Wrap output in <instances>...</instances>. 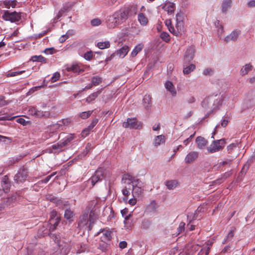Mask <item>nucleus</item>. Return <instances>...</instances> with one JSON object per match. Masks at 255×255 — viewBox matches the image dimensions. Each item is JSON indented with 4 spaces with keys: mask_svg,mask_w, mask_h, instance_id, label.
<instances>
[{
    "mask_svg": "<svg viewBox=\"0 0 255 255\" xmlns=\"http://www.w3.org/2000/svg\"><path fill=\"white\" fill-rule=\"evenodd\" d=\"M129 12V10L128 7H125L116 11L112 15L108 17L106 21L107 26L110 29L117 27L128 18Z\"/></svg>",
    "mask_w": 255,
    "mask_h": 255,
    "instance_id": "nucleus-1",
    "label": "nucleus"
},
{
    "mask_svg": "<svg viewBox=\"0 0 255 255\" xmlns=\"http://www.w3.org/2000/svg\"><path fill=\"white\" fill-rule=\"evenodd\" d=\"M221 104V101L216 96L209 97L202 102V106L205 110H209V113H213Z\"/></svg>",
    "mask_w": 255,
    "mask_h": 255,
    "instance_id": "nucleus-2",
    "label": "nucleus"
},
{
    "mask_svg": "<svg viewBox=\"0 0 255 255\" xmlns=\"http://www.w3.org/2000/svg\"><path fill=\"white\" fill-rule=\"evenodd\" d=\"M104 177V171L102 168L98 169L94 174L84 184L88 186L89 185V188L93 187L97 182L101 181Z\"/></svg>",
    "mask_w": 255,
    "mask_h": 255,
    "instance_id": "nucleus-3",
    "label": "nucleus"
},
{
    "mask_svg": "<svg viewBox=\"0 0 255 255\" xmlns=\"http://www.w3.org/2000/svg\"><path fill=\"white\" fill-rule=\"evenodd\" d=\"M28 112L30 115L37 118H49L51 117V114L49 111L39 110L35 107H31L29 108Z\"/></svg>",
    "mask_w": 255,
    "mask_h": 255,
    "instance_id": "nucleus-4",
    "label": "nucleus"
},
{
    "mask_svg": "<svg viewBox=\"0 0 255 255\" xmlns=\"http://www.w3.org/2000/svg\"><path fill=\"white\" fill-rule=\"evenodd\" d=\"M3 17L5 20L13 22L18 21L21 18V15L20 13L15 11L11 12L6 11L3 14Z\"/></svg>",
    "mask_w": 255,
    "mask_h": 255,
    "instance_id": "nucleus-5",
    "label": "nucleus"
},
{
    "mask_svg": "<svg viewBox=\"0 0 255 255\" xmlns=\"http://www.w3.org/2000/svg\"><path fill=\"white\" fill-rule=\"evenodd\" d=\"M27 175V169L20 168L14 176V181L17 183L23 182L26 180Z\"/></svg>",
    "mask_w": 255,
    "mask_h": 255,
    "instance_id": "nucleus-6",
    "label": "nucleus"
},
{
    "mask_svg": "<svg viewBox=\"0 0 255 255\" xmlns=\"http://www.w3.org/2000/svg\"><path fill=\"white\" fill-rule=\"evenodd\" d=\"M89 213V210H88L80 216L78 223V226L80 228H89V225H90Z\"/></svg>",
    "mask_w": 255,
    "mask_h": 255,
    "instance_id": "nucleus-7",
    "label": "nucleus"
},
{
    "mask_svg": "<svg viewBox=\"0 0 255 255\" xmlns=\"http://www.w3.org/2000/svg\"><path fill=\"white\" fill-rule=\"evenodd\" d=\"M241 33V31L240 29H234L229 35L225 37L224 40L226 43L230 41H236L238 39Z\"/></svg>",
    "mask_w": 255,
    "mask_h": 255,
    "instance_id": "nucleus-8",
    "label": "nucleus"
},
{
    "mask_svg": "<svg viewBox=\"0 0 255 255\" xmlns=\"http://www.w3.org/2000/svg\"><path fill=\"white\" fill-rule=\"evenodd\" d=\"M139 124L135 118H128L126 122L123 123V126L125 128H138Z\"/></svg>",
    "mask_w": 255,
    "mask_h": 255,
    "instance_id": "nucleus-9",
    "label": "nucleus"
},
{
    "mask_svg": "<svg viewBox=\"0 0 255 255\" xmlns=\"http://www.w3.org/2000/svg\"><path fill=\"white\" fill-rule=\"evenodd\" d=\"M195 49L193 46L189 47L186 50L184 55V60L188 63L193 60L194 57Z\"/></svg>",
    "mask_w": 255,
    "mask_h": 255,
    "instance_id": "nucleus-10",
    "label": "nucleus"
},
{
    "mask_svg": "<svg viewBox=\"0 0 255 255\" xmlns=\"http://www.w3.org/2000/svg\"><path fill=\"white\" fill-rule=\"evenodd\" d=\"M199 156V152L193 151L189 152L185 157V162L186 164H190L193 163L197 160Z\"/></svg>",
    "mask_w": 255,
    "mask_h": 255,
    "instance_id": "nucleus-11",
    "label": "nucleus"
},
{
    "mask_svg": "<svg viewBox=\"0 0 255 255\" xmlns=\"http://www.w3.org/2000/svg\"><path fill=\"white\" fill-rule=\"evenodd\" d=\"M138 180L130 174L127 173L123 175L122 182L124 184L132 185L135 183H138Z\"/></svg>",
    "mask_w": 255,
    "mask_h": 255,
    "instance_id": "nucleus-12",
    "label": "nucleus"
},
{
    "mask_svg": "<svg viewBox=\"0 0 255 255\" xmlns=\"http://www.w3.org/2000/svg\"><path fill=\"white\" fill-rule=\"evenodd\" d=\"M184 18V15L182 12H178L176 14V27L178 30H182L183 29L184 24L183 20Z\"/></svg>",
    "mask_w": 255,
    "mask_h": 255,
    "instance_id": "nucleus-13",
    "label": "nucleus"
},
{
    "mask_svg": "<svg viewBox=\"0 0 255 255\" xmlns=\"http://www.w3.org/2000/svg\"><path fill=\"white\" fill-rule=\"evenodd\" d=\"M159 205L157 202L155 200H152L146 206L145 212L148 213H155Z\"/></svg>",
    "mask_w": 255,
    "mask_h": 255,
    "instance_id": "nucleus-14",
    "label": "nucleus"
},
{
    "mask_svg": "<svg viewBox=\"0 0 255 255\" xmlns=\"http://www.w3.org/2000/svg\"><path fill=\"white\" fill-rule=\"evenodd\" d=\"M98 213L95 210H91L89 214V219L90 220V225H89V230H91L93 225L98 219Z\"/></svg>",
    "mask_w": 255,
    "mask_h": 255,
    "instance_id": "nucleus-15",
    "label": "nucleus"
},
{
    "mask_svg": "<svg viewBox=\"0 0 255 255\" xmlns=\"http://www.w3.org/2000/svg\"><path fill=\"white\" fill-rule=\"evenodd\" d=\"M132 194L133 197H139L142 193V190L139 184V181L138 183H135L132 185Z\"/></svg>",
    "mask_w": 255,
    "mask_h": 255,
    "instance_id": "nucleus-16",
    "label": "nucleus"
},
{
    "mask_svg": "<svg viewBox=\"0 0 255 255\" xmlns=\"http://www.w3.org/2000/svg\"><path fill=\"white\" fill-rule=\"evenodd\" d=\"M197 147L202 150L204 149L208 144V141L202 136H198L196 139Z\"/></svg>",
    "mask_w": 255,
    "mask_h": 255,
    "instance_id": "nucleus-17",
    "label": "nucleus"
},
{
    "mask_svg": "<svg viewBox=\"0 0 255 255\" xmlns=\"http://www.w3.org/2000/svg\"><path fill=\"white\" fill-rule=\"evenodd\" d=\"M253 69V66L251 63H248L244 65L240 70V74L242 76H245Z\"/></svg>",
    "mask_w": 255,
    "mask_h": 255,
    "instance_id": "nucleus-18",
    "label": "nucleus"
},
{
    "mask_svg": "<svg viewBox=\"0 0 255 255\" xmlns=\"http://www.w3.org/2000/svg\"><path fill=\"white\" fill-rule=\"evenodd\" d=\"M163 9L166 11L169 14H172L175 9V4L171 2H166L163 6Z\"/></svg>",
    "mask_w": 255,
    "mask_h": 255,
    "instance_id": "nucleus-19",
    "label": "nucleus"
},
{
    "mask_svg": "<svg viewBox=\"0 0 255 255\" xmlns=\"http://www.w3.org/2000/svg\"><path fill=\"white\" fill-rule=\"evenodd\" d=\"M165 87L166 90L169 91L173 97L176 95V90L173 83L170 81H167L165 83Z\"/></svg>",
    "mask_w": 255,
    "mask_h": 255,
    "instance_id": "nucleus-20",
    "label": "nucleus"
},
{
    "mask_svg": "<svg viewBox=\"0 0 255 255\" xmlns=\"http://www.w3.org/2000/svg\"><path fill=\"white\" fill-rule=\"evenodd\" d=\"M231 0H223L221 7L222 12L226 14L228 10L231 7Z\"/></svg>",
    "mask_w": 255,
    "mask_h": 255,
    "instance_id": "nucleus-21",
    "label": "nucleus"
},
{
    "mask_svg": "<svg viewBox=\"0 0 255 255\" xmlns=\"http://www.w3.org/2000/svg\"><path fill=\"white\" fill-rule=\"evenodd\" d=\"M129 49L128 46L124 45L123 47L116 52V54L119 57L123 58L128 54Z\"/></svg>",
    "mask_w": 255,
    "mask_h": 255,
    "instance_id": "nucleus-22",
    "label": "nucleus"
},
{
    "mask_svg": "<svg viewBox=\"0 0 255 255\" xmlns=\"http://www.w3.org/2000/svg\"><path fill=\"white\" fill-rule=\"evenodd\" d=\"M167 189L172 190L175 188L178 185V182L176 180H170L166 181L165 183Z\"/></svg>",
    "mask_w": 255,
    "mask_h": 255,
    "instance_id": "nucleus-23",
    "label": "nucleus"
},
{
    "mask_svg": "<svg viewBox=\"0 0 255 255\" xmlns=\"http://www.w3.org/2000/svg\"><path fill=\"white\" fill-rule=\"evenodd\" d=\"M165 136L161 134L156 136L154 139V145L155 146H157L165 142Z\"/></svg>",
    "mask_w": 255,
    "mask_h": 255,
    "instance_id": "nucleus-24",
    "label": "nucleus"
},
{
    "mask_svg": "<svg viewBox=\"0 0 255 255\" xmlns=\"http://www.w3.org/2000/svg\"><path fill=\"white\" fill-rule=\"evenodd\" d=\"M102 89L90 95L86 99V102L90 103L95 100L101 93Z\"/></svg>",
    "mask_w": 255,
    "mask_h": 255,
    "instance_id": "nucleus-25",
    "label": "nucleus"
},
{
    "mask_svg": "<svg viewBox=\"0 0 255 255\" xmlns=\"http://www.w3.org/2000/svg\"><path fill=\"white\" fill-rule=\"evenodd\" d=\"M213 143L215 145V148H218V151L222 149L226 144L225 140L223 139L214 140Z\"/></svg>",
    "mask_w": 255,
    "mask_h": 255,
    "instance_id": "nucleus-26",
    "label": "nucleus"
},
{
    "mask_svg": "<svg viewBox=\"0 0 255 255\" xmlns=\"http://www.w3.org/2000/svg\"><path fill=\"white\" fill-rule=\"evenodd\" d=\"M143 48V44L139 43L136 45L131 52V56L134 57Z\"/></svg>",
    "mask_w": 255,
    "mask_h": 255,
    "instance_id": "nucleus-27",
    "label": "nucleus"
},
{
    "mask_svg": "<svg viewBox=\"0 0 255 255\" xmlns=\"http://www.w3.org/2000/svg\"><path fill=\"white\" fill-rule=\"evenodd\" d=\"M138 20L142 25H146L148 23V19L143 13L138 14Z\"/></svg>",
    "mask_w": 255,
    "mask_h": 255,
    "instance_id": "nucleus-28",
    "label": "nucleus"
},
{
    "mask_svg": "<svg viewBox=\"0 0 255 255\" xmlns=\"http://www.w3.org/2000/svg\"><path fill=\"white\" fill-rule=\"evenodd\" d=\"M235 230V228L233 227L232 230L227 235V237L225 238L224 241L223 242V244H225L228 242L231 241V240L232 239L234 236Z\"/></svg>",
    "mask_w": 255,
    "mask_h": 255,
    "instance_id": "nucleus-29",
    "label": "nucleus"
},
{
    "mask_svg": "<svg viewBox=\"0 0 255 255\" xmlns=\"http://www.w3.org/2000/svg\"><path fill=\"white\" fill-rule=\"evenodd\" d=\"M74 138V135L72 134H70L67 135L63 139H62L61 142H62L63 145H64V146H65L71 140H72Z\"/></svg>",
    "mask_w": 255,
    "mask_h": 255,
    "instance_id": "nucleus-30",
    "label": "nucleus"
},
{
    "mask_svg": "<svg viewBox=\"0 0 255 255\" xmlns=\"http://www.w3.org/2000/svg\"><path fill=\"white\" fill-rule=\"evenodd\" d=\"M98 47L101 49L108 48L110 46V43L109 41L99 42L97 44Z\"/></svg>",
    "mask_w": 255,
    "mask_h": 255,
    "instance_id": "nucleus-31",
    "label": "nucleus"
},
{
    "mask_svg": "<svg viewBox=\"0 0 255 255\" xmlns=\"http://www.w3.org/2000/svg\"><path fill=\"white\" fill-rule=\"evenodd\" d=\"M131 216V214H129L128 216L125 217L124 224L125 228L127 229H130L131 228V221H129V219Z\"/></svg>",
    "mask_w": 255,
    "mask_h": 255,
    "instance_id": "nucleus-32",
    "label": "nucleus"
},
{
    "mask_svg": "<svg viewBox=\"0 0 255 255\" xmlns=\"http://www.w3.org/2000/svg\"><path fill=\"white\" fill-rule=\"evenodd\" d=\"M111 232L108 231H104L103 233V236L101 237L102 241L104 242H106L107 241H109L110 240V239L111 238Z\"/></svg>",
    "mask_w": 255,
    "mask_h": 255,
    "instance_id": "nucleus-33",
    "label": "nucleus"
},
{
    "mask_svg": "<svg viewBox=\"0 0 255 255\" xmlns=\"http://www.w3.org/2000/svg\"><path fill=\"white\" fill-rule=\"evenodd\" d=\"M58 129H63L58 122L56 124L51 125L49 127V131L50 132H54Z\"/></svg>",
    "mask_w": 255,
    "mask_h": 255,
    "instance_id": "nucleus-34",
    "label": "nucleus"
},
{
    "mask_svg": "<svg viewBox=\"0 0 255 255\" xmlns=\"http://www.w3.org/2000/svg\"><path fill=\"white\" fill-rule=\"evenodd\" d=\"M67 69L68 71H72L74 73H80L81 72V70L80 69L79 66L77 65H72L67 68Z\"/></svg>",
    "mask_w": 255,
    "mask_h": 255,
    "instance_id": "nucleus-35",
    "label": "nucleus"
},
{
    "mask_svg": "<svg viewBox=\"0 0 255 255\" xmlns=\"http://www.w3.org/2000/svg\"><path fill=\"white\" fill-rule=\"evenodd\" d=\"M102 82V78L99 76H94L91 79V83L94 86L99 85Z\"/></svg>",
    "mask_w": 255,
    "mask_h": 255,
    "instance_id": "nucleus-36",
    "label": "nucleus"
},
{
    "mask_svg": "<svg viewBox=\"0 0 255 255\" xmlns=\"http://www.w3.org/2000/svg\"><path fill=\"white\" fill-rule=\"evenodd\" d=\"M47 198L50 201L55 203L57 204V206H60L61 205L63 204L64 202L61 199H57V198H55L54 197H52L51 196H49ZM64 205H65V204H64Z\"/></svg>",
    "mask_w": 255,
    "mask_h": 255,
    "instance_id": "nucleus-37",
    "label": "nucleus"
},
{
    "mask_svg": "<svg viewBox=\"0 0 255 255\" xmlns=\"http://www.w3.org/2000/svg\"><path fill=\"white\" fill-rule=\"evenodd\" d=\"M151 102V98L149 95H145L143 99L144 106L146 108L149 107Z\"/></svg>",
    "mask_w": 255,
    "mask_h": 255,
    "instance_id": "nucleus-38",
    "label": "nucleus"
},
{
    "mask_svg": "<svg viewBox=\"0 0 255 255\" xmlns=\"http://www.w3.org/2000/svg\"><path fill=\"white\" fill-rule=\"evenodd\" d=\"M211 246L212 243L211 242H207L205 243V245L203 247V253L204 255H209Z\"/></svg>",
    "mask_w": 255,
    "mask_h": 255,
    "instance_id": "nucleus-39",
    "label": "nucleus"
},
{
    "mask_svg": "<svg viewBox=\"0 0 255 255\" xmlns=\"http://www.w3.org/2000/svg\"><path fill=\"white\" fill-rule=\"evenodd\" d=\"M195 68V66L194 64H190L188 66H187L186 67L184 68L183 69V73L184 74H188L190 73H191L192 71H193Z\"/></svg>",
    "mask_w": 255,
    "mask_h": 255,
    "instance_id": "nucleus-40",
    "label": "nucleus"
},
{
    "mask_svg": "<svg viewBox=\"0 0 255 255\" xmlns=\"http://www.w3.org/2000/svg\"><path fill=\"white\" fill-rule=\"evenodd\" d=\"M215 25L217 26V25H219L218 28V35L220 38H221L222 35L224 33V28L223 26L222 25H220V22L219 20H217L216 23Z\"/></svg>",
    "mask_w": 255,
    "mask_h": 255,
    "instance_id": "nucleus-41",
    "label": "nucleus"
},
{
    "mask_svg": "<svg viewBox=\"0 0 255 255\" xmlns=\"http://www.w3.org/2000/svg\"><path fill=\"white\" fill-rule=\"evenodd\" d=\"M74 216V213L70 209H66L65 211L64 217L67 220H70Z\"/></svg>",
    "mask_w": 255,
    "mask_h": 255,
    "instance_id": "nucleus-42",
    "label": "nucleus"
},
{
    "mask_svg": "<svg viewBox=\"0 0 255 255\" xmlns=\"http://www.w3.org/2000/svg\"><path fill=\"white\" fill-rule=\"evenodd\" d=\"M31 59L34 62L38 61L43 63H46V59L41 55L33 56Z\"/></svg>",
    "mask_w": 255,
    "mask_h": 255,
    "instance_id": "nucleus-43",
    "label": "nucleus"
},
{
    "mask_svg": "<svg viewBox=\"0 0 255 255\" xmlns=\"http://www.w3.org/2000/svg\"><path fill=\"white\" fill-rule=\"evenodd\" d=\"M58 122L62 128L63 126H68L71 123V120L69 118L63 119L62 120L58 121Z\"/></svg>",
    "mask_w": 255,
    "mask_h": 255,
    "instance_id": "nucleus-44",
    "label": "nucleus"
},
{
    "mask_svg": "<svg viewBox=\"0 0 255 255\" xmlns=\"http://www.w3.org/2000/svg\"><path fill=\"white\" fill-rule=\"evenodd\" d=\"M93 113V111H88L87 112H83L80 113V117L83 119H86L89 118Z\"/></svg>",
    "mask_w": 255,
    "mask_h": 255,
    "instance_id": "nucleus-45",
    "label": "nucleus"
},
{
    "mask_svg": "<svg viewBox=\"0 0 255 255\" xmlns=\"http://www.w3.org/2000/svg\"><path fill=\"white\" fill-rule=\"evenodd\" d=\"M161 38L164 41L167 42L170 41V35L166 32H162L160 34Z\"/></svg>",
    "mask_w": 255,
    "mask_h": 255,
    "instance_id": "nucleus-46",
    "label": "nucleus"
},
{
    "mask_svg": "<svg viewBox=\"0 0 255 255\" xmlns=\"http://www.w3.org/2000/svg\"><path fill=\"white\" fill-rule=\"evenodd\" d=\"M130 187L127 188V187L122 190L123 194L126 196V197L124 198V200H127L128 199V196L130 194Z\"/></svg>",
    "mask_w": 255,
    "mask_h": 255,
    "instance_id": "nucleus-47",
    "label": "nucleus"
},
{
    "mask_svg": "<svg viewBox=\"0 0 255 255\" xmlns=\"http://www.w3.org/2000/svg\"><path fill=\"white\" fill-rule=\"evenodd\" d=\"M255 160V151L253 153V154L252 155V156L248 160V161H247V163L246 164H245L244 166V168L245 167V166H247V168L249 167V166H250V165Z\"/></svg>",
    "mask_w": 255,
    "mask_h": 255,
    "instance_id": "nucleus-48",
    "label": "nucleus"
},
{
    "mask_svg": "<svg viewBox=\"0 0 255 255\" xmlns=\"http://www.w3.org/2000/svg\"><path fill=\"white\" fill-rule=\"evenodd\" d=\"M215 145L212 143L209 147H207L208 153H213L218 151V148H215Z\"/></svg>",
    "mask_w": 255,
    "mask_h": 255,
    "instance_id": "nucleus-49",
    "label": "nucleus"
},
{
    "mask_svg": "<svg viewBox=\"0 0 255 255\" xmlns=\"http://www.w3.org/2000/svg\"><path fill=\"white\" fill-rule=\"evenodd\" d=\"M64 146V145H63L62 142L61 141L59 143H57L56 144H53L52 146V147L53 150H56L59 151L60 150L61 148Z\"/></svg>",
    "mask_w": 255,
    "mask_h": 255,
    "instance_id": "nucleus-50",
    "label": "nucleus"
},
{
    "mask_svg": "<svg viewBox=\"0 0 255 255\" xmlns=\"http://www.w3.org/2000/svg\"><path fill=\"white\" fill-rule=\"evenodd\" d=\"M102 23V21L99 18H94L91 21V24L93 26L100 25Z\"/></svg>",
    "mask_w": 255,
    "mask_h": 255,
    "instance_id": "nucleus-51",
    "label": "nucleus"
},
{
    "mask_svg": "<svg viewBox=\"0 0 255 255\" xmlns=\"http://www.w3.org/2000/svg\"><path fill=\"white\" fill-rule=\"evenodd\" d=\"M230 120V118L228 117H224L221 121V125L222 127H225L228 125L229 121Z\"/></svg>",
    "mask_w": 255,
    "mask_h": 255,
    "instance_id": "nucleus-52",
    "label": "nucleus"
},
{
    "mask_svg": "<svg viewBox=\"0 0 255 255\" xmlns=\"http://www.w3.org/2000/svg\"><path fill=\"white\" fill-rule=\"evenodd\" d=\"M93 56L92 51H88L84 54V58L87 60H91Z\"/></svg>",
    "mask_w": 255,
    "mask_h": 255,
    "instance_id": "nucleus-53",
    "label": "nucleus"
},
{
    "mask_svg": "<svg viewBox=\"0 0 255 255\" xmlns=\"http://www.w3.org/2000/svg\"><path fill=\"white\" fill-rule=\"evenodd\" d=\"M238 146L237 143H233L230 144L229 145L227 146V150L229 153L232 152V150H234L235 148H236Z\"/></svg>",
    "mask_w": 255,
    "mask_h": 255,
    "instance_id": "nucleus-54",
    "label": "nucleus"
},
{
    "mask_svg": "<svg viewBox=\"0 0 255 255\" xmlns=\"http://www.w3.org/2000/svg\"><path fill=\"white\" fill-rule=\"evenodd\" d=\"M24 71H17V72H12L8 73L7 74V77H14L16 76L19 75H20L22 73H23Z\"/></svg>",
    "mask_w": 255,
    "mask_h": 255,
    "instance_id": "nucleus-55",
    "label": "nucleus"
},
{
    "mask_svg": "<svg viewBox=\"0 0 255 255\" xmlns=\"http://www.w3.org/2000/svg\"><path fill=\"white\" fill-rule=\"evenodd\" d=\"M56 172H53L51 175L47 176L44 179L41 180L40 182L44 183H47L50 180V179L56 174Z\"/></svg>",
    "mask_w": 255,
    "mask_h": 255,
    "instance_id": "nucleus-56",
    "label": "nucleus"
},
{
    "mask_svg": "<svg viewBox=\"0 0 255 255\" xmlns=\"http://www.w3.org/2000/svg\"><path fill=\"white\" fill-rule=\"evenodd\" d=\"M185 226V224L184 222H181L179 224V227L177 229L179 234L182 232L184 230Z\"/></svg>",
    "mask_w": 255,
    "mask_h": 255,
    "instance_id": "nucleus-57",
    "label": "nucleus"
},
{
    "mask_svg": "<svg viewBox=\"0 0 255 255\" xmlns=\"http://www.w3.org/2000/svg\"><path fill=\"white\" fill-rule=\"evenodd\" d=\"M60 78V74L58 73H55L53 76L51 77V80L52 82H56Z\"/></svg>",
    "mask_w": 255,
    "mask_h": 255,
    "instance_id": "nucleus-58",
    "label": "nucleus"
},
{
    "mask_svg": "<svg viewBox=\"0 0 255 255\" xmlns=\"http://www.w3.org/2000/svg\"><path fill=\"white\" fill-rule=\"evenodd\" d=\"M98 122V120L97 119H95L93 120L91 124L90 125V126L88 127L89 129H92L94 128V127L97 125V124Z\"/></svg>",
    "mask_w": 255,
    "mask_h": 255,
    "instance_id": "nucleus-59",
    "label": "nucleus"
},
{
    "mask_svg": "<svg viewBox=\"0 0 255 255\" xmlns=\"http://www.w3.org/2000/svg\"><path fill=\"white\" fill-rule=\"evenodd\" d=\"M10 186V185L9 182L3 184V186H2L3 187V189L2 190V192L3 191L4 192H7L9 190Z\"/></svg>",
    "mask_w": 255,
    "mask_h": 255,
    "instance_id": "nucleus-60",
    "label": "nucleus"
},
{
    "mask_svg": "<svg viewBox=\"0 0 255 255\" xmlns=\"http://www.w3.org/2000/svg\"><path fill=\"white\" fill-rule=\"evenodd\" d=\"M231 162H232V160H231V159H226L225 161L221 162L220 163V165L224 166V165H228L229 166H230V165L231 164Z\"/></svg>",
    "mask_w": 255,
    "mask_h": 255,
    "instance_id": "nucleus-61",
    "label": "nucleus"
},
{
    "mask_svg": "<svg viewBox=\"0 0 255 255\" xmlns=\"http://www.w3.org/2000/svg\"><path fill=\"white\" fill-rule=\"evenodd\" d=\"M212 73L213 70L211 68H207L203 71V74L205 75H210Z\"/></svg>",
    "mask_w": 255,
    "mask_h": 255,
    "instance_id": "nucleus-62",
    "label": "nucleus"
},
{
    "mask_svg": "<svg viewBox=\"0 0 255 255\" xmlns=\"http://www.w3.org/2000/svg\"><path fill=\"white\" fill-rule=\"evenodd\" d=\"M168 30L171 33H173V34H174L175 35H178V34L179 33V30H177L178 31H176L172 25L171 26L169 27V28H168Z\"/></svg>",
    "mask_w": 255,
    "mask_h": 255,
    "instance_id": "nucleus-63",
    "label": "nucleus"
},
{
    "mask_svg": "<svg viewBox=\"0 0 255 255\" xmlns=\"http://www.w3.org/2000/svg\"><path fill=\"white\" fill-rule=\"evenodd\" d=\"M248 5L249 7H255V0H251L248 3Z\"/></svg>",
    "mask_w": 255,
    "mask_h": 255,
    "instance_id": "nucleus-64",
    "label": "nucleus"
}]
</instances>
